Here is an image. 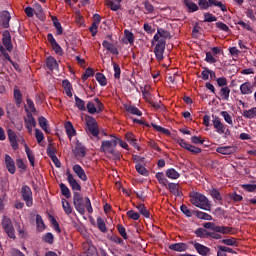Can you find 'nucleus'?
I'll use <instances>...</instances> for the list:
<instances>
[{
    "mask_svg": "<svg viewBox=\"0 0 256 256\" xmlns=\"http://www.w3.org/2000/svg\"><path fill=\"white\" fill-rule=\"evenodd\" d=\"M73 205L76 211L80 215H85L86 210L88 213H93V206L91 205V199L89 197H84L79 192L73 193ZM86 209V210H85Z\"/></svg>",
    "mask_w": 256,
    "mask_h": 256,
    "instance_id": "f257e3e1",
    "label": "nucleus"
},
{
    "mask_svg": "<svg viewBox=\"0 0 256 256\" xmlns=\"http://www.w3.org/2000/svg\"><path fill=\"white\" fill-rule=\"evenodd\" d=\"M190 203L198 209H203L204 211H211V204H209V199L205 195L199 192H192L190 195Z\"/></svg>",
    "mask_w": 256,
    "mask_h": 256,
    "instance_id": "f03ea898",
    "label": "nucleus"
},
{
    "mask_svg": "<svg viewBox=\"0 0 256 256\" xmlns=\"http://www.w3.org/2000/svg\"><path fill=\"white\" fill-rule=\"evenodd\" d=\"M155 42L157 43L154 48L155 57L157 61H163V54L165 53V45H167V41L159 38L158 35H154L152 45Z\"/></svg>",
    "mask_w": 256,
    "mask_h": 256,
    "instance_id": "7ed1b4c3",
    "label": "nucleus"
},
{
    "mask_svg": "<svg viewBox=\"0 0 256 256\" xmlns=\"http://www.w3.org/2000/svg\"><path fill=\"white\" fill-rule=\"evenodd\" d=\"M110 137H112L111 140L102 141L100 150L102 151V153H109V155H115V147H117V141H119V138L114 135H110Z\"/></svg>",
    "mask_w": 256,
    "mask_h": 256,
    "instance_id": "20e7f679",
    "label": "nucleus"
},
{
    "mask_svg": "<svg viewBox=\"0 0 256 256\" xmlns=\"http://www.w3.org/2000/svg\"><path fill=\"white\" fill-rule=\"evenodd\" d=\"M86 132L93 137H99V125H97V120L92 116L86 117Z\"/></svg>",
    "mask_w": 256,
    "mask_h": 256,
    "instance_id": "39448f33",
    "label": "nucleus"
},
{
    "mask_svg": "<svg viewBox=\"0 0 256 256\" xmlns=\"http://www.w3.org/2000/svg\"><path fill=\"white\" fill-rule=\"evenodd\" d=\"M1 225L8 237H10V239H15V227L13 226L11 218L3 216Z\"/></svg>",
    "mask_w": 256,
    "mask_h": 256,
    "instance_id": "423d86ee",
    "label": "nucleus"
},
{
    "mask_svg": "<svg viewBox=\"0 0 256 256\" xmlns=\"http://www.w3.org/2000/svg\"><path fill=\"white\" fill-rule=\"evenodd\" d=\"M21 195L23 201L26 203V207H33V191L31 187L23 185L21 188Z\"/></svg>",
    "mask_w": 256,
    "mask_h": 256,
    "instance_id": "0eeeda50",
    "label": "nucleus"
},
{
    "mask_svg": "<svg viewBox=\"0 0 256 256\" xmlns=\"http://www.w3.org/2000/svg\"><path fill=\"white\" fill-rule=\"evenodd\" d=\"M189 245H193L196 253H198V255H201V256H209L211 255V248L195 241V240H191L188 242Z\"/></svg>",
    "mask_w": 256,
    "mask_h": 256,
    "instance_id": "6e6552de",
    "label": "nucleus"
},
{
    "mask_svg": "<svg viewBox=\"0 0 256 256\" xmlns=\"http://www.w3.org/2000/svg\"><path fill=\"white\" fill-rule=\"evenodd\" d=\"M178 144L180 145V147H182V149H186V151L193 153V155H199V153H201L202 151L201 148L187 143V141H185L184 139L178 140Z\"/></svg>",
    "mask_w": 256,
    "mask_h": 256,
    "instance_id": "1a4fd4ad",
    "label": "nucleus"
},
{
    "mask_svg": "<svg viewBox=\"0 0 256 256\" xmlns=\"http://www.w3.org/2000/svg\"><path fill=\"white\" fill-rule=\"evenodd\" d=\"M166 189H168L175 197H183V188L179 183L170 182L166 186Z\"/></svg>",
    "mask_w": 256,
    "mask_h": 256,
    "instance_id": "9d476101",
    "label": "nucleus"
},
{
    "mask_svg": "<svg viewBox=\"0 0 256 256\" xmlns=\"http://www.w3.org/2000/svg\"><path fill=\"white\" fill-rule=\"evenodd\" d=\"M2 43L6 51H9V53L13 51V42L11 41V32H9V30H5L2 33Z\"/></svg>",
    "mask_w": 256,
    "mask_h": 256,
    "instance_id": "9b49d317",
    "label": "nucleus"
},
{
    "mask_svg": "<svg viewBox=\"0 0 256 256\" xmlns=\"http://www.w3.org/2000/svg\"><path fill=\"white\" fill-rule=\"evenodd\" d=\"M66 176L72 191H81V184H79V182H77L75 177H73V174H71V171L67 170Z\"/></svg>",
    "mask_w": 256,
    "mask_h": 256,
    "instance_id": "f8f14e48",
    "label": "nucleus"
},
{
    "mask_svg": "<svg viewBox=\"0 0 256 256\" xmlns=\"http://www.w3.org/2000/svg\"><path fill=\"white\" fill-rule=\"evenodd\" d=\"M47 39L53 49L54 52L57 53V55H63V48L57 43V40H55V37H53V34L49 33L47 34Z\"/></svg>",
    "mask_w": 256,
    "mask_h": 256,
    "instance_id": "ddd939ff",
    "label": "nucleus"
},
{
    "mask_svg": "<svg viewBox=\"0 0 256 256\" xmlns=\"http://www.w3.org/2000/svg\"><path fill=\"white\" fill-rule=\"evenodd\" d=\"M5 165L10 175H15V172L17 171L15 160H13L9 154L5 155Z\"/></svg>",
    "mask_w": 256,
    "mask_h": 256,
    "instance_id": "4468645a",
    "label": "nucleus"
},
{
    "mask_svg": "<svg viewBox=\"0 0 256 256\" xmlns=\"http://www.w3.org/2000/svg\"><path fill=\"white\" fill-rule=\"evenodd\" d=\"M9 21H11V14L9 13V11H2L0 13V25L1 27H3L4 29H9Z\"/></svg>",
    "mask_w": 256,
    "mask_h": 256,
    "instance_id": "2eb2a0df",
    "label": "nucleus"
},
{
    "mask_svg": "<svg viewBox=\"0 0 256 256\" xmlns=\"http://www.w3.org/2000/svg\"><path fill=\"white\" fill-rule=\"evenodd\" d=\"M213 127L219 135L225 133V124L221 122V118L218 116L213 117Z\"/></svg>",
    "mask_w": 256,
    "mask_h": 256,
    "instance_id": "dca6fc26",
    "label": "nucleus"
},
{
    "mask_svg": "<svg viewBox=\"0 0 256 256\" xmlns=\"http://www.w3.org/2000/svg\"><path fill=\"white\" fill-rule=\"evenodd\" d=\"M170 251H177L178 253H183L189 249V245L187 243L178 242L169 245Z\"/></svg>",
    "mask_w": 256,
    "mask_h": 256,
    "instance_id": "f3484780",
    "label": "nucleus"
},
{
    "mask_svg": "<svg viewBox=\"0 0 256 256\" xmlns=\"http://www.w3.org/2000/svg\"><path fill=\"white\" fill-rule=\"evenodd\" d=\"M26 129L31 133L33 131V127H37V121H35V117L31 112L27 113V119H25Z\"/></svg>",
    "mask_w": 256,
    "mask_h": 256,
    "instance_id": "a211bd4d",
    "label": "nucleus"
},
{
    "mask_svg": "<svg viewBox=\"0 0 256 256\" xmlns=\"http://www.w3.org/2000/svg\"><path fill=\"white\" fill-rule=\"evenodd\" d=\"M74 155L78 159H83V157H85V155H86L85 146H83V144L81 142L76 143V146L74 149Z\"/></svg>",
    "mask_w": 256,
    "mask_h": 256,
    "instance_id": "6ab92c4d",
    "label": "nucleus"
},
{
    "mask_svg": "<svg viewBox=\"0 0 256 256\" xmlns=\"http://www.w3.org/2000/svg\"><path fill=\"white\" fill-rule=\"evenodd\" d=\"M124 109L127 113H130V115H136L137 117H141L143 115V112H141V110H139L135 105L124 104Z\"/></svg>",
    "mask_w": 256,
    "mask_h": 256,
    "instance_id": "aec40b11",
    "label": "nucleus"
},
{
    "mask_svg": "<svg viewBox=\"0 0 256 256\" xmlns=\"http://www.w3.org/2000/svg\"><path fill=\"white\" fill-rule=\"evenodd\" d=\"M73 171L75 174H77V177H79L81 181H87V174H85V170L83 169V167H81V165L75 164L73 166Z\"/></svg>",
    "mask_w": 256,
    "mask_h": 256,
    "instance_id": "412c9836",
    "label": "nucleus"
},
{
    "mask_svg": "<svg viewBox=\"0 0 256 256\" xmlns=\"http://www.w3.org/2000/svg\"><path fill=\"white\" fill-rule=\"evenodd\" d=\"M46 67L49 71H55V69H59V63H57V60L53 56H49L46 59Z\"/></svg>",
    "mask_w": 256,
    "mask_h": 256,
    "instance_id": "4be33fe9",
    "label": "nucleus"
},
{
    "mask_svg": "<svg viewBox=\"0 0 256 256\" xmlns=\"http://www.w3.org/2000/svg\"><path fill=\"white\" fill-rule=\"evenodd\" d=\"M240 91L242 95H251L253 93V84L251 82H244L240 85Z\"/></svg>",
    "mask_w": 256,
    "mask_h": 256,
    "instance_id": "5701e85b",
    "label": "nucleus"
},
{
    "mask_svg": "<svg viewBox=\"0 0 256 256\" xmlns=\"http://www.w3.org/2000/svg\"><path fill=\"white\" fill-rule=\"evenodd\" d=\"M34 14L36 15L37 19L40 21L45 20V12L43 11V7L39 3L34 4Z\"/></svg>",
    "mask_w": 256,
    "mask_h": 256,
    "instance_id": "b1692460",
    "label": "nucleus"
},
{
    "mask_svg": "<svg viewBox=\"0 0 256 256\" xmlns=\"http://www.w3.org/2000/svg\"><path fill=\"white\" fill-rule=\"evenodd\" d=\"M216 153H220V155H233L235 148L233 146H221L216 148Z\"/></svg>",
    "mask_w": 256,
    "mask_h": 256,
    "instance_id": "393cba45",
    "label": "nucleus"
},
{
    "mask_svg": "<svg viewBox=\"0 0 256 256\" xmlns=\"http://www.w3.org/2000/svg\"><path fill=\"white\" fill-rule=\"evenodd\" d=\"M64 127H65L66 134L68 135V139H73V137L77 135V131L75 130L71 122L69 121L66 122Z\"/></svg>",
    "mask_w": 256,
    "mask_h": 256,
    "instance_id": "a878e982",
    "label": "nucleus"
},
{
    "mask_svg": "<svg viewBox=\"0 0 256 256\" xmlns=\"http://www.w3.org/2000/svg\"><path fill=\"white\" fill-rule=\"evenodd\" d=\"M38 123L41 129L45 131V133H51V128H49V122L47 121V118H45L44 116H40L38 118Z\"/></svg>",
    "mask_w": 256,
    "mask_h": 256,
    "instance_id": "bb28decb",
    "label": "nucleus"
},
{
    "mask_svg": "<svg viewBox=\"0 0 256 256\" xmlns=\"http://www.w3.org/2000/svg\"><path fill=\"white\" fill-rule=\"evenodd\" d=\"M136 209L139 211V214L145 217L146 219H151V212L145 207V204H138Z\"/></svg>",
    "mask_w": 256,
    "mask_h": 256,
    "instance_id": "cd10ccee",
    "label": "nucleus"
},
{
    "mask_svg": "<svg viewBox=\"0 0 256 256\" xmlns=\"http://www.w3.org/2000/svg\"><path fill=\"white\" fill-rule=\"evenodd\" d=\"M124 37L126 39V41H124V43L133 45V43H135V34H133V32H131L128 29L124 30Z\"/></svg>",
    "mask_w": 256,
    "mask_h": 256,
    "instance_id": "c85d7f7f",
    "label": "nucleus"
},
{
    "mask_svg": "<svg viewBox=\"0 0 256 256\" xmlns=\"http://www.w3.org/2000/svg\"><path fill=\"white\" fill-rule=\"evenodd\" d=\"M51 20L56 29V35H63V26H61V22H59L57 16H51Z\"/></svg>",
    "mask_w": 256,
    "mask_h": 256,
    "instance_id": "c756f323",
    "label": "nucleus"
},
{
    "mask_svg": "<svg viewBox=\"0 0 256 256\" xmlns=\"http://www.w3.org/2000/svg\"><path fill=\"white\" fill-rule=\"evenodd\" d=\"M25 153L27 155L31 167H35V154H33V151H31V148H29L27 144H25Z\"/></svg>",
    "mask_w": 256,
    "mask_h": 256,
    "instance_id": "7c9ffc66",
    "label": "nucleus"
},
{
    "mask_svg": "<svg viewBox=\"0 0 256 256\" xmlns=\"http://www.w3.org/2000/svg\"><path fill=\"white\" fill-rule=\"evenodd\" d=\"M156 179L158 183L162 185V187H166L170 183L169 180L165 177V173L163 172L156 173Z\"/></svg>",
    "mask_w": 256,
    "mask_h": 256,
    "instance_id": "2f4dec72",
    "label": "nucleus"
},
{
    "mask_svg": "<svg viewBox=\"0 0 256 256\" xmlns=\"http://www.w3.org/2000/svg\"><path fill=\"white\" fill-rule=\"evenodd\" d=\"M216 233H221L222 235H233V227L217 226Z\"/></svg>",
    "mask_w": 256,
    "mask_h": 256,
    "instance_id": "473e14b6",
    "label": "nucleus"
},
{
    "mask_svg": "<svg viewBox=\"0 0 256 256\" xmlns=\"http://www.w3.org/2000/svg\"><path fill=\"white\" fill-rule=\"evenodd\" d=\"M184 5L187 7L189 13H195V11H199V6L191 0H184Z\"/></svg>",
    "mask_w": 256,
    "mask_h": 256,
    "instance_id": "72a5a7b5",
    "label": "nucleus"
},
{
    "mask_svg": "<svg viewBox=\"0 0 256 256\" xmlns=\"http://www.w3.org/2000/svg\"><path fill=\"white\" fill-rule=\"evenodd\" d=\"M107 5L111 11H119L121 8V0H107Z\"/></svg>",
    "mask_w": 256,
    "mask_h": 256,
    "instance_id": "f704fd0d",
    "label": "nucleus"
},
{
    "mask_svg": "<svg viewBox=\"0 0 256 256\" xmlns=\"http://www.w3.org/2000/svg\"><path fill=\"white\" fill-rule=\"evenodd\" d=\"M155 35H158L159 39H171V33L163 28H157V33Z\"/></svg>",
    "mask_w": 256,
    "mask_h": 256,
    "instance_id": "c9c22d12",
    "label": "nucleus"
},
{
    "mask_svg": "<svg viewBox=\"0 0 256 256\" xmlns=\"http://www.w3.org/2000/svg\"><path fill=\"white\" fill-rule=\"evenodd\" d=\"M194 233L196 237H199L200 239H209L210 232L204 228H197Z\"/></svg>",
    "mask_w": 256,
    "mask_h": 256,
    "instance_id": "e433bc0d",
    "label": "nucleus"
},
{
    "mask_svg": "<svg viewBox=\"0 0 256 256\" xmlns=\"http://www.w3.org/2000/svg\"><path fill=\"white\" fill-rule=\"evenodd\" d=\"M219 95L223 99V101H229V95H231V89H229V87L227 86H224L220 89Z\"/></svg>",
    "mask_w": 256,
    "mask_h": 256,
    "instance_id": "4c0bfd02",
    "label": "nucleus"
},
{
    "mask_svg": "<svg viewBox=\"0 0 256 256\" xmlns=\"http://www.w3.org/2000/svg\"><path fill=\"white\" fill-rule=\"evenodd\" d=\"M209 5L210 7H219V9H221V11H223V13H225L227 11V6H225V4H223V2L218 1V0H209Z\"/></svg>",
    "mask_w": 256,
    "mask_h": 256,
    "instance_id": "58836bf2",
    "label": "nucleus"
},
{
    "mask_svg": "<svg viewBox=\"0 0 256 256\" xmlns=\"http://www.w3.org/2000/svg\"><path fill=\"white\" fill-rule=\"evenodd\" d=\"M14 99L16 105L20 107L21 103H23V94L21 93V90H19V88L14 89Z\"/></svg>",
    "mask_w": 256,
    "mask_h": 256,
    "instance_id": "ea45409f",
    "label": "nucleus"
},
{
    "mask_svg": "<svg viewBox=\"0 0 256 256\" xmlns=\"http://www.w3.org/2000/svg\"><path fill=\"white\" fill-rule=\"evenodd\" d=\"M195 215L198 219H202L203 221H213V216H211V214H207L206 212L197 210Z\"/></svg>",
    "mask_w": 256,
    "mask_h": 256,
    "instance_id": "a19ab883",
    "label": "nucleus"
},
{
    "mask_svg": "<svg viewBox=\"0 0 256 256\" xmlns=\"http://www.w3.org/2000/svg\"><path fill=\"white\" fill-rule=\"evenodd\" d=\"M166 177H168V179H179V177H181V174H179V172H177V170H175V168H170L168 170H166Z\"/></svg>",
    "mask_w": 256,
    "mask_h": 256,
    "instance_id": "79ce46f5",
    "label": "nucleus"
},
{
    "mask_svg": "<svg viewBox=\"0 0 256 256\" xmlns=\"http://www.w3.org/2000/svg\"><path fill=\"white\" fill-rule=\"evenodd\" d=\"M36 227L37 231H45V221H43V217L39 214L36 215Z\"/></svg>",
    "mask_w": 256,
    "mask_h": 256,
    "instance_id": "37998d69",
    "label": "nucleus"
},
{
    "mask_svg": "<svg viewBox=\"0 0 256 256\" xmlns=\"http://www.w3.org/2000/svg\"><path fill=\"white\" fill-rule=\"evenodd\" d=\"M242 115H243V117H245V119H255V117H256V107H253L249 110H244Z\"/></svg>",
    "mask_w": 256,
    "mask_h": 256,
    "instance_id": "c03bdc74",
    "label": "nucleus"
},
{
    "mask_svg": "<svg viewBox=\"0 0 256 256\" xmlns=\"http://www.w3.org/2000/svg\"><path fill=\"white\" fill-rule=\"evenodd\" d=\"M74 99H75V105L77 109H79V111H87V108L85 107V102L83 101V99L79 98V96L77 95L74 96Z\"/></svg>",
    "mask_w": 256,
    "mask_h": 256,
    "instance_id": "a18cd8bd",
    "label": "nucleus"
},
{
    "mask_svg": "<svg viewBox=\"0 0 256 256\" xmlns=\"http://www.w3.org/2000/svg\"><path fill=\"white\" fill-rule=\"evenodd\" d=\"M95 79L96 81H98L99 85H101V87H105L107 85V78L105 77V75L101 72L96 73L95 75Z\"/></svg>",
    "mask_w": 256,
    "mask_h": 256,
    "instance_id": "49530a36",
    "label": "nucleus"
},
{
    "mask_svg": "<svg viewBox=\"0 0 256 256\" xmlns=\"http://www.w3.org/2000/svg\"><path fill=\"white\" fill-rule=\"evenodd\" d=\"M60 190H61V194L63 195V197H66V199H71V190H69V187H67V185L61 183L59 185Z\"/></svg>",
    "mask_w": 256,
    "mask_h": 256,
    "instance_id": "de8ad7c7",
    "label": "nucleus"
},
{
    "mask_svg": "<svg viewBox=\"0 0 256 256\" xmlns=\"http://www.w3.org/2000/svg\"><path fill=\"white\" fill-rule=\"evenodd\" d=\"M62 207L66 215H71L73 213V207H71V204L69 201H66L65 198L62 199Z\"/></svg>",
    "mask_w": 256,
    "mask_h": 256,
    "instance_id": "09e8293b",
    "label": "nucleus"
},
{
    "mask_svg": "<svg viewBox=\"0 0 256 256\" xmlns=\"http://www.w3.org/2000/svg\"><path fill=\"white\" fill-rule=\"evenodd\" d=\"M135 169L137 173L143 175L144 177H147L149 175V171L147 170V168H145V166H143V164H136Z\"/></svg>",
    "mask_w": 256,
    "mask_h": 256,
    "instance_id": "8fccbe9b",
    "label": "nucleus"
},
{
    "mask_svg": "<svg viewBox=\"0 0 256 256\" xmlns=\"http://www.w3.org/2000/svg\"><path fill=\"white\" fill-rule=\"evenodd\" d=\"M42 241H44V243H48L49 245H53V241H55V236H53V233L48 232L42 237Z\"/></svg>",
    "mask_w": 256,
    "mask_h": 256,
    "instance_id": "3c124183",
    "label": "nucleus"
},
{
    "mask_svg": "<svg viewBox=\"0 0 256 256\" xmlns=\"http://www.w3.org/2000/svg\"><path fill=\"white\" fill-rule=\"evenodd\" d=\"M97 227L102 233H107V226L105 225V221L101 218H97Z\"/></svg>",
    "mask_w": 256,
    "mask_h": 256,
    "instance_id": "603ef678",
    "label": "nucleus"
},
{
    "mask_svg": "<svg viewBox=\"0 0 256 256\" xmlns=\"http://www.w3.org/2000/svg\"><path fill=\"white\" fill-rule=\"evenodd\" d=\"M210 195L216 201H223V196H221V192H219V190L216 188H213L212 190H210Z\"/></svg>",
    "mask_w": 256,
    "mask_h": 256,
    "instance_id": "864d4df0",
    "label": "nucleus"
},
{
    "mask_svg": "<svg viewBox=\"0 0 256 256\" xmlns=\"http://www.w3.org/2000/svg\"><path fill=\"white\" fill-rule=\"evenodd\" d=\"M127 217H129V219H132L133 221H139V219L141 218V214L139 212H135L133 210H129L126 213Z\"/></svg>",
    "mask_w": 256,
    "mask_h": 256,
    "instance_id": "5fc2aeb1",
    "label": "nucleus"
},
{
    "mask_svg": "<svg viewBox=\"0 0 256 256\" xmlns=\"http://www.w3.org/2000/svg\"><path fill=\"white\" fill-rule=\"evenodd\" d=\"M151 126L153 127V129H155L159 133H163L164 135H171V131H169V129H167V128H163V127H161L157 124H154V123H152Z\"/></svg>",
    "mask_w": 256,
    "mask_h": 256,
    "instance_id": "6e6d98bb",
    "label": "nucleus"
},
{
    "mask_svg": "<svg viewBox=\"0 0 256 256\" xmlns=\"http://www.w3.org/2000/svg\"><path fill=\"white\" fill-rule=\"evenodd\" d=\"M217 21V17L212 13L206 12L204 13V23H213Z\"/></svg>",
    "mask_w": 256,
    "mask_h": 256,
    "instance_id": "4d7b16f0",
    "label": "nucleus"
},
{
    "mask_svg": "<svg viewBox=\"0 0 256 256\" xmlns=\"http://www.w3.org/2000/svg\"><path fill=\"white\" fill-rule=\"evenodd\" d=\"M49 221L53 225L54 231H56V233H61V227H59V222H57V219L50 215Z\"/></svg>",
    "mask_w": 256,
    "mask_h": 256,
    "instance_id": "13d9d810",
    "label": "nucleus"
},
{
    "mask_svg": "<svg viewBox=\"0 0 256 256\" xmlns=\"http://www.w3.org/2000/svg\"><path fill=\"white\" fill-rule=\"evenodd\" d=\"M86 109L88 111V113H90V115H95V113H97V107L96 104L89 101L86 105Z\"/></svg>",
    "mask_w": 256,
    "mask_h": 256,
    "instance_id": "bf43d9fd",
    "label": "nucleus"
},
{
    "mask_svg": "<svg viewBox=\"0 0 256 256\" xmlns=\"http://www.w3.org/2000/svg\"><path fill=\"white\" fill-rule=\"evenodd\" d=\"M180 210L182 211V213L184 215H186V217H193V214L196 212V211H192L190 210L187 205L185 204H182L181 207H180Z\"/></svg>",
    "mask_w": 256,
    "mask_h": 256,
    "instance_id": "052dcab7",
    "label": "nucleus"
},
{
    "mask_svg": "<svg viewBox=\"0 0 256 256\" xmlns=\"http://www.w3.org/2000/svg\"><path fill=\"white\" fill-rule=\"evenodd\" d=\"M118 233L121 235V237L125 240L129 239V236H127V230L125 229L124 225L118 224L117 225Z\"/></svg>",
    "mask_w": 256,
    "mask_h": 256,
    "instance_id": "680f3d73",
    "label": "nucleus"
},
{
    "mask_svg": "<svg viewBox=\"0 0 256 256\" xmlns=\"http://www.w3.org/2000/svg\"><path fill=\"white\" fill-rule=\"evenodd\" d=\"M93 75H95V71L92 68H87L85 70V73L82 74V81H87L89 77H93Z\"/></svg>",
    "mask_w": 256,
    "mask_h": 256,
    "instance_id": "e2e57ef3",
    "label": "nucleus"
},
{
    "mask_svg": "<svg viewBox=\"0 0 256 256\" xmlns=\"http://www.w3.org/2000/svg\"><path fill=\"white\" fill-rule=\"evenodd\" d=\"M216 27L220 31H224V33H230L231 32V29H229V26H227V24H225L223 22H216Z\"/></svg>",
    "mask_w": 256,
    "mask_h": 256,
    "instance_id": "0e129e2a",
    "label": "nucleus"
},
{
    "mask_svg": "<svg viewBox=\"0 0 256 256\" xmlns=\"http://www.w3.org/2000/svg\"><path fill=\"white\" fill-rule=\"evenodd\" d=\"M221 243L228 245L229 247H237V240L235 238L223 239Z\"/></svg>",
    "mask_w": 256,
    "mask_h": 256,
    "instance_id": "69168bd1",
    "label": "nucleus"
},
{
    "mask_svg": "<svg viewBox=\"0 0 256 256\" xmlns=\"http://www.w3.org/2000/svg\"><path fill=\"white\" fill-rule=\"evenodd\" d=\"M94 101L97 109L96 113H103L105 105L101 102V100H99V98H94Z\"/></svg>",
    "mask_w": 256,
    "mask_h": 256,
    "instance_id": "338daca9",
    "label": "nucleus"
},
{
    "mask_svg": "<svg viewBox=\"0 0 256 256\" xmlns=\"http://www.w3.org/2000/svg\"><path fill=\"white\" fill-rule=\"evenodd\" d=\"M198 5L202 11H207L209 9V0H198Z\"/></svg>",
    "mask_w": 256,
    "mask_h": 256,
    "instance_id": "774afa93",
    "label": "nucleus"
}]
</instances>
